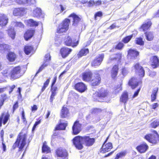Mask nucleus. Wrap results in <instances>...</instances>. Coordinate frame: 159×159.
<instances>
[{
  "mask_svg": "<svg viewBox=\"0 0 159 159\" xmlns=\"http://www.w3.org/2000/svg\"><path fill=\"white\" fill-rule=\"evenodd\" d=\"M101 80H91V85L93 86L98 85L100 83Z\"/></svg>",
  "mask_w": 159,
  "mask_h": 159,
  "instance_id": "48",
  "label": "nucleus"
},
{
  "mask_svg": "<svg viewBox=\"0 0 159 159\" xmlns=\"http://www.w3.org/2000/svg\"><path fill=\"white\" fill-rule=\"evenodd\" d=\"M17 3L20 4H25L26 0H16Z\"/></svg>",
  "mask_w": 159,
  "mask_h": 159,
  "instance_id": "60",
  "label": "nucleus"
},
{
  "mask_svg": "<svg viewBox=\"0 0 159 159\" xmlns=\"http://www.w3.org/2000/svg\"><path fill=\"white\" fill-rule=\"evenodd\" d=\"M55 154L56 157L60 159H68V152L64 148L61 147L57 148L55 150Z\"/></svg>",
  "mask_w": 159,
  "mask_h": 159,
  "instance_id": "6",
  "label": "nucleus"
},
{
  "mask_svg": "<svg viewBox=\"0 0 159 159\" xmlns=\"http://www.w3.org/2000/svg\"><path fill=\"white\" fill-rule=\"evenodd\" d=\"M48 65L47 64H45L44 63L42 65H41V66L39 67V69L38 71H37V72H36V75H35L38 74V73L39 72H40L45 67H46V66H47Z\"/></svg>",
  "mask_w": 159,
  "mask_h": 159,
  "instance_id": "53",
  "label": "nucleus"
},
{
  "mask_svg": "<svg viewBox=\"0 0 159 159\" xmlns=\"http://www.w3.org/2000/svg\"><path fill=\"white\" fill-rule=\"evenodd\" d=\"M3 50L4 51H8L10 50V46L7 44H3Z\"/></svg>",
  "mask_w": 159,
  "mask_h": 159,
  "instance_id": "52",
  "label": "nucleus"
},
{
  "mask_svg": "<svg viewBox=\"0 0 159 159\" xmlns=\"http://www.w3.org/2000/svg\"><path fill=\"white\" fill-rule=\"evenodd\" d=\"M127 69L125 67H123L121 69V73L123 76H125L127 74Z\"/></svg>",
  "mask_w": 159,
  "mask_h": 159,
  "instance_id": "54",
  "label": "nucleus"
},
{
  "mask_svg": "<svg viewBox=\"0 0 159 159\" xmlns=\"http://www.w3.org/2000/svg\"><path fill=\"white\" fill-rule=\"evenodd\" d=\"M41 14V10L39 8H36L33 10V16L34 17H37L40 16Z\"/></svg>",
  "mask_w": 159,
  "mask_h": 159,
  "instance_id": "45",
  "label": "nucleus"
},
{
  "mask_svg": "<svg viewBox=\"0 0 159 159\" xmlns=\"http://www.w3.org/2000/svg\"><path fill=\"white\" fill-rule=\"evenodd\" d=\"M124 46V44L122 41H119L115 45V49L118 50H121L123 48Z\"/></svg>",
  "mask_w": 159,
  "mask_h": 159,
  "instance_id": "44",
  "label": "nucleus"
},
{
  "mask_svg": "<svg viewBox=\"0 0 159 159\" xmlns=\"http://www.w3.org/2000/svg\"><path fill=\"white\" fill-rule=\"evenodd\" d=\"M42 152L45 154H51V149L48 145L47 143L44 141L43 143L42 147Z\"/></svg>",
  "mask_w": 159,
  "mask_h": 159,
  "instance_id": "27",
  "label": "nucleus"
},
{
  "mask_svg": "<svg viewBox=\"0 0 159 159\" xmlns=\"http://www.w3.org/2000/svg\"><path fill=\"white\" fill-rule=\"evenodd\" d=\"M113 148V145L111 142L103 143L100 149V152L104 153L110 151Z\"/></svg>",
  "mask_w": 159,
  "mask_h": 159,
  "instance_id": "20",
  "label": "nucleus"
},
{
  "mask_svg": "<svg viewBox=\"0 0 159 159\" xmlns=\"http://www.w3.org/2000/svg\"><path fill=\"white\" fill-rule=\"evenodd\" d=\"M113 57H110L108 63H111L113 61H116L117 62H120L122 59V54L121 52H117L114 54Z\"/></svg>",
  "mask_w": 159,
  "mask_h": 159,
  "instance_id": "16",
  "label": "nucleus"
},
{
  "mask_svg": "<svg viewBox=\"0 0 159 159\" xmlns=\"http://www.w3.org/2000/svg\"><path fill=\"white\" fill-rule=\"evenodd\" d=\"M4 131L2 129L0 132V136L1 138V140L2 142L4 141Z\"/></svg>",
  "mask_w": 159,
  "mask_h": 159,
  "instance_id": "63",
  "label": "nucleus"
},
{
  "mask_svg": "<svg viewBox=\"0 0 159 159\" xmlns=\"http://www.w3.org/2000/svg\"><path fill=\"white\" fill-rule=\"evenodd\" d=\"M72 141L76 148L81 150L84 148L83 143L86 146L90 147L93 145L95 139L94 138H91L89 136H77L74 137Z\"/></svg>",
  "mask_w": 159,
  "mask_h": 159,
  "instance_id": "1",
  "label": "nucleus"
},
{
  "mask_svg": "<svg viewBox=\"0 0 159 159\" xmlns=\"http://www.w3.org/2000/svg\"><path fill=\"white\" fill-rule=\"evenodd\" d=\"M27 135L23 131H20L18 134L15 142L12 147V149L15 150L18 148V152L22 151L26 144Z\"/></svg>",
  "mask_w": 159,
  "mask_h": 159,
  "instance_id": "2",
  "label": "nucleus"
},
{
  "mask_svg": "<svg viewBox=\"0 0 159 159\" xmlns=\"http://www.w3.org/2000/svg\"><path fill=\"white\" fill-rule=\"evenodd\" d=\"M19 107V103L18 101L16 102L13 105L12 109V113H13Z\"/></svg>",
  "mask_w": 159,
  "mask_h": 159,
  "instance_id": "49",
  "label": "nucleus"
},
{
  "mask_svg": "<svg viewBox=\"0 0 159 159\" xmlns=\"http://www.w3.org/2000/svg\"><path fill=\"white\" fill-rule=\"evenodd\" d=\"M135 71L138 73L140 78L143 77L145 75V71L143 67L139 63H135L134 66Z\"/></svg>",
  "mask_w": 159,
  "mask_h": 159,
  "instance_id": "15",
  "label": "nucleus"
},
{
  "mask_svg": "<svg viewBox=\"0 0 159 159\" xmlns=\"http://www.w3.org/2000/svg\"><path fill=\"white\" fill-rule=\"evenodd\" d=\"M56 80H53L51 86L50 91L51 92V95L50 98V102L51 103H52L53 100L55 99V97L56 96L57 91L58 90V88L56 86H53Z\"/></svg>",
  "mask_w": 159,
  "mask_h": 159,
  "instance_id": "14",
  "label": "nucleus"
},
{
  "mask_svg": "<svg viewBox=\"0 0 159 159\" xmlns=\"http://www.w3.org/2000/svg\"><path fill=\"white\" fill-rule=\"evenodd\" d=\"M150 125L151 128L153 129H155L159 126V119L156 118L152 119Z\"/></svg>",
  "mask_w": 159,
  "mask_h": 159,
  "instance_id": "35",
  "label": "nucleus"
},
{
  "mask_svg": "<svg viewBox=\"0 0 159 159\" xmlns=\"http://www.w3.org/2000/svg\"><path fill=\"white\" fill-rule=\"evenodd\" d=\"M26 25L30 27H36L39 24V22L36 21L33 19H30L25 21Z\"/></svg>",
  "mask_w": 159,
  "mask_h": 159,
  "instance_id": "32",
  "label": "nucleus"
},
{
  "mask_svg": "<svg viewBox=\"0 0 159 159\" xmlns=\"http://www.w3.org/2000/svg\"><path fill=\"white\" fill-rule=\"evenodd\" d=\"M35 30L32 28L27 30L24 34L23 37L25 40L28 41L34 35Z\"/></svg>",
  "mask_w": 159,
  "mask_h": 159,
  "instance_id": "18",
  "label": "nucleus"
},
{
  "mask_svg": "<svg viewBox=\"0 0 159 159\" xmlns=\"http://www.w3.org/2000/svg\"><path fill=\"white\" fill-rule=\"evenodd\" d=\"M152 23L150 20L147 22L143 23L140 27L139 29L145 32L149 30L151 27Z\"/></svg>",
  "mask_w": 159,
  "mask_h": 159,
  "instance_id": "25",
  "label": "nucleus"
},
{
  "mask_svg": "<svg viewBox=\"0 0 159 159\" xmlns=\"http://www.w3.org/2000/svg\"><path fill=\"white\" fill-rule=\"evenodd\" d=\"M10 117V114L8 111L2 112L0 115V127L2 126V124L5 125L9 120Z\"/></svg>",
  "mask_w": 159,
  "mask_h": 159,
  "instance_id": "10",
  "label": "nucleus"
},
{
  "mask_svg": "<svg viewBox=\"0 0 159 159\" xmlns=\"http://www.w3.org/2000/svg\"><path fill=\"white\" fill-rule=\"evenodd\" d=\"M38 109L37 106L35 105H34L31 107V110L32 111H35Z\"/></svg>",
  "mask_w": 159,
  "mask_h": 159,
  "instance_id": "62",
  "label": "nucleus"
},
{
  "mask_svg": "<svg viewBox=\"0 0 159 159\" xmlns=\"http://www.w3.org/2000/svg\"><path fill=\"white\" fill-rule=\"evenodd\" d=\"M68 125L67 123H61L57 124L54 130H65Z\"/></svg>",
  "mask_w": 159,
  "mask_h": 159,
  "instance_id": "34",
  "label": "nucleus"
},
{
  "mask_svg": "<svg viewBox=\"0 0 159 159\" xmlns=\"http://www.w3.org/2000/svg\"><path fill=\"white\" fill-rule=\"evenodd\" d=\"M102 15V13L101 11L97 12L94 15V18L96 19L97 17H101Z\"/></svg>",
  "mask_w": 159,
  "mask_h": 159,
  "instance_id": "59",
  "label": "nucleus"
},
{
  "mask_svg": "<svg viewBox=\"0 0 159 159\" xmlns=\"http://www.w3.org/2000/svg\"><path fill=\"white\" fill-rule=\"evenodd\" d=\"M104 58L103 54L99 55L98 57H96L91 62V66H97L101 64Z\"/></svg>",
  "mask_w": 159,
  "mask_h": 159,
  "instance_id": "23",
  "label": "nucleus"
},
{
  "mask_svg": "<svg viewBox=\"0 0 159 159\" xmlns=\"http://www.w3.org/2000/svg\"><path fill=\"white\" fill-rule=\"evenodd\" d=\"M137 151L140 153L145 152L149 148V146L145 142L140 143L136 147Z\"/></svg>",
  "mask_w": 159,
  "mask_h": 159,
  "instance_id": "21",
  "label": "nucleus"
},
{
  "mask_svg": "<svg viewBox=\"0 0 159 159\" xmlns=\"http://www.w3.org/2000/svg\"><path fill=\"white\" fill-rule=\"evenodd\" d=\"M66 105L62 106L60 110V117L62 119H68L70 115L69 109Z\"/></svg>",
  "mask_w": 159,
  "mask_h": 159,
  "instance_id": "11",
  "label": "nucleus"
},
{
  "mask_svg": "<svg viewBox=\"0 0 159 159\" xmlns=\"http://www.w3.org/2000/svg\"><path fill=\"white\" fill-rule=\"evenodd\" d=\"M135 43V44L140 46H143L144 44V42L143 40V38L141 37L136 38Z\"/></svg>",
  "mask_w": 159,
  "mask_h": 159,
  "instance_id": "42",
  "label": "nucleus"
},
{
  "mask_svg": "<svg viewBox=\"0 0 159 159\" xmlns=\"http://www.w3.org/2000/svg\"><path fill=\"white\" fill-rule=\"evenodd\" d=\"M74 88L80 93H83L87 89L86 85L82 82H79L75 84L74 86Z\"/></svg>",
  "mask_w": 159,
  "mask_h": 159,
  "instance_id": "17",
  "label": "nucleus"
},
{
  "mask_svg": "<svg viewBox=\"0 0 159 159\" xmlns=\"http://www.w3.org/2000/svg\"><path fill=\"white\" fill-rule=\"evenodd\" d=\"M15 27H19L24 28L25 27V25L21 22H14Z\"/></svg>",
  "mask_w": 159,
  "mask_h": 159,
  "instance_id": "46",
  "label": "nucleus"
},
{
  "mask_svg": "<svg viewBox=\"0 0 159 159\" xmlns=\"http://www.w3.org/2000/svg\"><path fill=\"white\" fill-rule=\"evenodd\" d=\"M16 86L15 85H13L12 86L9 87L10 90L9 91V94H11L13 89L15 88Z\"/></svg>",
  "mask_w": 159,
  "mask_h": 159,
  "instance_id": "61",
  "label": "nucleus"
},
{
  "mask_svg": "<svg viewBox=\"0 0 159 159\" xmlns=\"http://www.w3.org/2000/svg\"><path fill=\"white\" fill-rule=\"evenodd\" d=\"M152 132V134L148 133L146 134L144 138L153 145L157 144L159 142V134L156 130H153Z\"/></svg>",
  "mask_w": 159,
  "mask_h": 159,
  "instance_id": "3",
  "label": "nucleus"
},
{
  "mask_svg": "<svg viewBox=\"0 0 159 159\" xmlns=\"http://www.w3.org/2000/svg\"><path fill=\"white\" fill-rule=\"evenodd\" d=\"M72 51V49L68 47H63L60 50V53L63 58L67 57Z\"/></svg>",
  "mask_w": 159,
  "mask_h": 159,
  "instance_id": "19",
  "label": "nucleus"
},
{
  "mask_svg": "<svg viewBox=\"0 0 159 159\" xmlns=\"http://www.w3.org/2000/svg\"><path fill=\"white\" fill-rule=\"evenodd\" d=\"M133 37V34L127 35L122 39V41L124 43V44L127 43L130 41Z\"/></svg>",
  "mask_w": 159,
  "mask_h": 159,
  "instance_id": "43",
  "label": "nucleus"
},
{
  "mask_svg": "<svg viewBox=\"0 0 159 159\" xmlns=\"http://www.w3.org/2000/svg\"><path fill=\"white\" fill-rule=\"evenodd\" d=\"M127 153V152L126 150L121 151L117 153L115 157V159H119L125 157Z\"/></svg>",
  "mask_w": 159,
  "mask_h": 159,
  "instance_id": "41",
  "label": "nucleus"
},
{
  "mask_svg": "<svg viewBox=\"0 0 159 159\" xmlns=\"http://www.w3.org/2000/svg\"><path fill=\"white\" fill-rule=\"evenodd\" d=\"M139 52L134 49L130 48L128 51L127 56L132 59H135L139 56Z\"/></svg>",
  "mask_w": 159,
  "mask_h": 159,
  "instance_id": "24",
  "label": "nucleus"
},
{
  "mask_svg": "<svg viewBox=\"0 0 159 159\" xmlns=\"http://www.w3.org/2000/svg\"><path fill=\"white\" fill-rule=\"evenodd\" d=\"M41 120H38V121H36L35 122V123L34 124L32 128V131H34L35 129L36 126L40 124L41 123Z\"/></svg>",
  "mask_w": 159,
  "mask_h": 159,
  "instance_id": "56",
  "label": "nucleus"
},
{
  "mask_svg": "<svg viewBox=\"0 0 159 159\" xmlns=\"http://www.w3.org/2000/svg\"><path fill=\"white\" fill-rule=\"evenodd\" d=\"M70 20L65 18L59 25L57 29L56 32L58 34H63L66 32L68 30Z\"/></svg>",
  "mask_w": 159,
  "mask_h": 159,
  "instance_id": "5",
  "label": "nucleus"
},
{
  "mask_svg": "<svg viewBox=\"0 0 159 159\" xmlns=\"http://www.w3.org/2000/svg\"><path fill=\"white\" fill-rule=\"evenodd\" d=\"M128 99V93L127 91H124L122 93L120 97V101L124 104H126Z\"/></svg>",
  "mask_w": 159,
  "mask_h": 159,
  "instance_id": "31",
  "label": "nucleus"
},
{
  "mask_svg": "<svg viewBox=\"0 0 159 159\" xmlns=\"http://www.w3.org/2000/svg\"><path fill=\"white\" fill-rule=\"evenodd\" d=\"M139 82L135 81L134 80H129L128 84L132 89H134L139 85Z\"/></svg>",
  "mask_w": 159,
  "mask_h": 159,
  "instance_id": "39",
  "label": "nucleus"
},
{
  "mask_svg": "<svg viewBox=\"0 0 159 159\" xmlns=\"http://www.w3.org/2000/svg\"><path fill=\"white\" fill-rule=\"evenodd\" d=\"M64 43L67 46L75 48L78 45L79 40L75 38L72 39L70 36H68L65 41Z\"/></svg>",
  "mask_w": 159,
  "mask_h": 159,
  "instance_id": "9",
  "label": "nucleus"
},
{
  "mask_svg": "<svg viewBox=\"0 0 159 159\" xmlns=\"http://www.w3.org/2000/svg\"><path fill=\"white\" fill-rule=\"evenodd\" d=\"M17 57V55L13 52H9L7 55V58L10 62L15 61Z\"/></svg>",
  "mask_w": 159,
  "mask_h": 159,
  "instance_id": "29",
  "label": "nucleus"
},
{
  "mask_svg": "<svg viewBox=\"0 0 159 159\" xmlns=\"http://www.w3.org/2000/svg\"><path fill=\"white\" fill-rule=\"evenodd\" d=\"M69 18L72 17V25L73 26L77 27L82 21V18L81 17L75 13H71L68 16Z\"/></svg>",
  "mask_w": 159,
  "mask_h": 159,
  "instance_id": "12",
  "label": "nucleus"
},
{
  "mask_svg": "<svg viewBox=\"0 0 159 159\" xmlns=\"http://www.w3.org/2000/svg\"><path fill=\"white\" fill-rule=\"evenodd\" d=\"M33 50L32 46L25 45L24 46V51L25 54L27 55H29Z\"/></svg>",
  "mask_w": 159,
  "mask_h": 159,
  "instance_id": "40",
  "label": "nucleus"
},
{
  "mask_svg": "<svg viewBox=\"0 0 159 159\" xmlns=\"http://www.w3.org/2000/svg\"><path fill=\"white\" fill-rule=\"evenodd\" d=\"M21 67L20 66L14 67L11 71V78L17 79L21 76L22 74L21 73Z\"/></svg>",
  "mask_w": 159,
  "mask_h": 159,
  "instance_id": "8",
  "label": "nucleus"
},
{
  "mask_svg": "<svg viewBox=\"0 0 159 159\" xmlns=\"http://www.w3.org/2000/svg\"><path fill=\"white\" fill-rule=\"evenodd\" d=\"M88 6L89 7L95 6V2L93 0H90L88 3Z\"/></svg>",
  "mask_w": 159,
  "mask_h": 159,
  "instance_id": "58",
  "label": "nucleus"
},
{
  "mask_svg": "<svg viewBox=\"0 0 159 159\" xmlns=\"http://www.w3.org/2000/svg\"><path fill=\"white\" fill-rule=\"evenodd\" d=\"M7 34L12 39L14 40L15 39L16 33L14 29L12 26L9 27L7 30Z\"/></svg>",
  "mask_w": 159,
  "mask_h": 159,
  "instance_id": "30",
  "label": "nucleus"
},
{
  "mask_svg": "<svg viewBox=\"0 0 159 159\" xmlns=\"http://www.w3.org/2000/svg\"><path fill=\"white\" fill-rule=\"evenodd\" d=\"M116 27V26L115 23L111 24L108 28L110 30H113Z\"/></svg>",
  "mask_w": 159,
  "mask_h": 159,
  "instance_id": "64",
  "label": "nucleus"
},
{
  "mask_svg": "<svg viewBox=\"0 0 159 159\" xmlns=\"http://www.w3.org/2000/svg\"><path fill=\"white\" fill-rule=\"evenodd\" d=\"M102 110L100 108H94L92 109L91 113L92 114L98 113L102 112Z\"/></svg>",
  "mask_w": 159,
  "mask_h": 159,
  "instance_id": "47",
  "label": "nucleus"
},
{
  "mask_svg": "<svg viewBox=\"0 0 159 159\" xmlns=\"http://www.w3.org/2000/svg\"><path fill=\"white\" fill-rule=\"evenodd\" d=\"M26 9L24 7L15 8L13 11V14L15 16H22L26 13Z\"/></svg>",
  "mask_w": 159,
  "mask_h": 159,
  "instance_id": "22",
  "label": "nucleus"
},
{
  "mask_svg": "<svg viewBox=\"0 0 159 159\" xmlns=\"http://www.w3.org/2000/svg\"><path fill=\"white\" fill-rule=\"evenodd\" d=\"M89 53V50L88 48H83L81 49L77 54L78 58L81 57L83 56H86Z\"/></svg>",
  "mask_w": 159,
  "mask_h": 159,
  "instance_id": "28",
  "label": "nucleus"
},
{
  "mask_svg": "<svg viewBox=\"0 0 159 159\" xmlns=\"http://www.w3.org/2000/svg\"><path fill=\"white\" fill-rule=\"evenodd\" d=\"M158 91V87L155 88L153 89L151 96V102H153L156 100Z\"/></svg>",
  "mask_w": 159,
  "mask_h": 159,
  "instance_id": "37",
  "label": "nucleus"
},
{
  "mask_svg": "<svg viewBox=\"0 0 159 159\" xmlns=\"http://www.w3.org/2000/svg\"><path fill=\"white\" fill-rule=\"evenodd\" d=\"M122 90V88L120 87L117 86L114 88L113 93L115 94H116Z\"/></svg>",
  "mask_w": 159,
  "mask_h": 159,
  "instance_id": "50",
  "label": "nucleus"
},
{
  "mask_svg": "<svg viewBox=\"0 0 159 159\" xmlns=\"http://www.w3.org/2000/svg\"><path fill=\"white\" fill-rule=\"evenodd\" d=\"M149 63L150 66L153 69L159 67V57L157 56H152L150 59Z\"/></svg>",
  "mask_w": 159,
  "mask_h": 159,
  "instance_id": "13",
  "label": "nucleus"
},
{
  "mask_svg": "<svg viewBox=\"0 0 159 159\" xmlns=\"http://www.w3.org/2000/svg\"><path fill=\"white\" fill-rule=\"evenodd\" d=\"M119 70V67L118 64H116L113 66L111 72L112 78L114 79L116 78Z\"/></svg>",
  "mask_w": 159,
  "mask_h": 159,
  "instance_id": "26",
  "label": "nucleus"
},
{
  "mask_svg": "<svg viewBox=\"0 0 159 159\" xmlns=\"http://www.w3.org/2000/svg\"><path fill=\"white\" fill-rule=\"evenodd\" d=\"M141 89V87L139 88L136 90L135 92L134 93L132 98H134L137 97L139 94V91Z\"/></svg>",
  "mask_w": 159,
  "mask_h": 159,
  "instance_id": "57",
  "label": "nucleus"
},
{
  "mask_svg": "<svg viewBox=\"0 0 159 159\" xmlns=\"http://www.w3.org/2000/svg\"><path fill=\"white\" fill-rule=\"evenodd\" d=\"M49 83V80H46L44 83L43 86L41 89V92H42L44 91L46 87L48 86Z\"/></svg>",
  "mask_w": 159,
  "mask_h": 159,
  "instance_id": "51",
  "label": "nucleus"
},
{
  "mask_svg": "<svg viewBox=\"0 0 159 159\" xmlns=\"http://www.w3.org/2000/svg\"><path fill=\"white\" fill-rule=\"evenodd\" d=\"M8 19L4 15L0 16V25L1 26H6L8 23Z\"/></svg>",
  "mask_w": 159,
  "mask_h": 159,
  "instance_id": "36",
  "label": "nucleus"
},
{
  "mask_svg": "<svg viewBox=\"0 0 159 159\" xmlns=\"http://www.w3.org/2000/svg\"><path fill=\"white\" fill-rule=\"evenodd\" d=\"M82 124L80 123V121L78 120L73 123L72 127V133L74 135L79 134L82 130Z\"/></svg>",
  "mask_w": 159,
  "mask_h": 159,
  "instance_id": "7",
  "label": "nucleus"
},
{
  "mask_svg": "<svg viewBox=\"0 0 159 159\" xmlns=\"http://www.w3.org/2000/svg\"><path fill=\"white\" fill-rule=\"evenodd\" d=\"M108 94L107 90L102 88L96 91L93 94L92 97L94 101L102 102L103 99L107 96Z\"/></svg>",
  "mask_w": 159,
  "mask_h": 159,
  "instance_id": "4",
  "label": "nucleus"
},
{
  "mask_svg": "<svg viewBox=\"0 0 159 159\" xmlns=\"http://www.w3.org/2000/svg\"><path fill=\"white\" fill-rule=\"evenodd\" d=\"M36 3V0H26L25 4H28L29 5L34 4Z\"/></svg>",
  "mask_w": 159,
  "mask_h": 159,
  "instance_id": "55",
  "label": "nucleus"
},
{
  "mask_svg": "<svg viewBox=\"0 0 159 159\" xmlns=\"http://www.w3.org/2000/svg\"><path fill=\"white\" fill-rule=\"evenodd\" d=\"M93 74L90 70L85 71L82 74L83 80H91Z\"/></svg>",
  "mask_w": 159,
  "mask_h": 159,
  "instance_id": "33",
  "label": "nucleus"
},
{
  "mask_svg": "<svg viewBox=\"0 0 159 159\" xmlns=\"http://www.w3.org/2000/svg\"><path fill=\"white\" fill-rule=\"evenodd\" d=\"M146 38L148 41H152L154 38L153 32L151 31H146L144 33Z\"/></svg>",
  "mask_w": 159,
  "mask_h": 159,
  "instance_id": "38",
  "label": "nucleus"
}]
</instances>
